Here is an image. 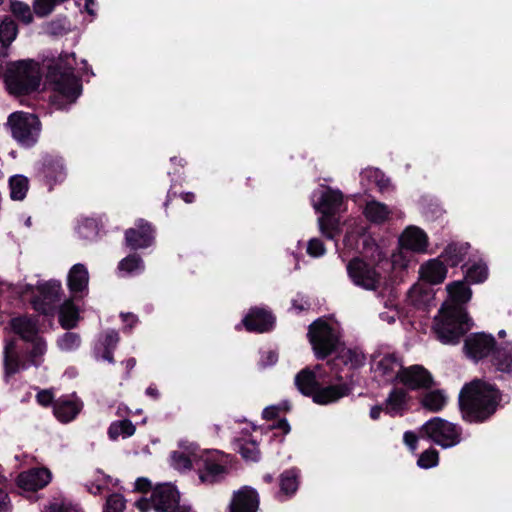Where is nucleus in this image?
<instances>
[{"instance_id": "obj_51", "label": "nucleus", "mask_w": 512, "mask_h": 512, "mask_svg": "<svg viewBox=\"0 0 512 512\" xmlns=\"http://www.w3.org/2000/svg\"><path fill=\"white\" fill-rule=\"evenodd\" d=\"M11 11L15 16H17L20 20H22L26 24L31 23L33 20V16H32L30 7L23 2L13 1L11 3Z\"/></svg>"}, {"instance_id": "obj_46", "label": "nucleus", "mask_w": 512, "mask_h": 512, "mask_svg": "<svg viewBox=\"0 0 512 512\" xmlns=\"http://www.w3.org/2000/svg\"><path fill=\"white\" fill-rule=\"evenodd\" d=\"M42 512H82L78 505L65 498H55Z\"/></svg>"}, {"instance_id": "obj_56", "label": "nucleus", "mask_w": 512, "mask_h": 512, "mask_svg": "<svg viewBox=\"0 0 512 512\" xmlns=\"http://www.w3.org/2000/svg\"><path fill=\"white\" fill-rule=\"evenodd\" d=\"M278 360V354L274 350H263L261 351V357L259 364L262 367H268L274 365Z\"/></svg>"}, {"instance_id": "obj_41", "label": "nucleus", "mask_w": 512, "mask_h": 512, "mask_svg": "<svg viewBox=\"0 0 512 512\" xmlns=\"http://www.w3.org/2000/svg\"><path fill=\"white\" fill-rule=\"evenodd\" d=\"M144 269V262L137 254L128 255L118 264V271L122 275H138L142 273Z\"/></svg>"}, {"instance_id": "obj_54", "label": "nucleus", "mask_w": 512, "mask_h": 512, "mask_svg": "<svg viewBox=\"0 0 512 512\" xmlns=\"http://www.w3.org/2000/svg\"><path fill=\"white\" fill-rule=\"evenodd\" d=\"M306 251L309 256L319 258L326 253V248L320 239L312 238L307 243Z\"/></svg>"}, {"instance_id": "obj_8", "label": "nucleus", "mask_w": 512, "mask_h": 512, "mask_svg": "<svg viewBox=\"0 0 512 512\" xmlns=\"http://www.w3.org/2000/svg\"><path fill=\"white\" fill-rule=\"evenodd\" d=\"M311 202L314 209L321 213L318 218L321 233L328 239H334L340 233V224L335 215L344 210L342 193L320 186L313 191Z\"/></svg>"}, {"instance_id": "obj_44", "label": "nucleus", "mask_w": 512, "mask_h": 512, "mask_svg": "<svg viewBox=\"0 0 512 512\" xmlns=\"http://www.w3.org/2000/svg\"><path fill=\"white\" fill-rule=\"evenodd\" d=\"M488 268L487 265L482 262H474L469 265L465 272V278L471 283H482L487 279Z\"/></svg>"}, {"instance_id": "obj_50", "label": "nucleus", "mask_w": 512, "mask_h": 512, "mask_svg": "<svg viewBox=\"0 0 512 512\" xmlns=\"http://www.w3.org/2000/svg\"><path fill=\"white\" fill-rule=\"evenodd\" d=\"M385 311L379 313V317L383 322L388 324H392L396 321V319L401 318V312L394 302V300L389 299L384 303Z\"/></svg>"}, {"instance_id": "obj_52", "label": "nucleus", "mask_w": 512, "mask_h": 512, "mask_svg": "<svg viewBox=\"0 0 512 512\" xmlns=\"http://www.w3.org/2000/svg\"><path fill=\"white\" fill-rule=\"evenodd\" d=\"M439 455L434 449H428L421 453L417 460V464L420 468L429 469L438 465Z\"/></svg>"}, {"instance_id": "obj_4", "label": "nucleus", "mask_w": 512, "mask_h": 512, "mask_svg": "<svg viewBox=\"0 0 512 512\" xmlns=\"http://www.w3.org/2000/svg\"><path fill=\"white\" fill-rule=\"evenodd\" d=\"M74 53H63L48 65L47 80L53 95L52 104L58 109H67L74 104L82 93V84L79 77L93 75L88 73L87 62L81 61L82 67H75Z\"/></svg>"}, {"instance_id": "obj_6", "label": "nucleus", "mask_w": 512, "mask_h": 512, "mask_svg": "<svg viewBox=\"0 0 512 512\" xmlns=\"http://www.w3.org/2000/svg\"><path fill=\"white\" fill-rule=\"evenodd\" d=\"M60 291L61 282L57 280L37 281L36 284L20 283L17 286L0 282V297L6 293H15L24 301H29L36 311L44 315L54 313Z\"/></svg>"}, {"instance_id": "obj_2", "label": "nucleus", "mask_w": 512, "mask_h": 512, "mask_svg": "<svg viewBox=\"0 0 512 512\" xmlns=\"http://www.w3.org/2000/svg\"><path fill=\"white\" fill-rule=\"evenodd\" d=\"M446 291L448 296L434 318L433 330L441 343L457 344L473 326L463 307L471 299L472 291L463 280L449 283Z\"/></svg>"}, {"instance_id": "obj_5", "label": "nucleus", "mask_w": 512, "mask_h": 512, "mask_svg": "<svg viewBox=\"0 0 512 512\" xmlns=\"http://www.w3.org/2000/svg\"><path fill=\"white\" fill-rule=\"evenodd\" d=\"M501 395L494 385L474 380L466 384L459 396L463 417L469 422H484L495 413Z\"/></svg>"}, {"instance_id": "obj_35", "label": "nucleus", "mask_w": 512, "mask_h": 512, "mask_svg": "<svg viewBox=\"0 0 512 512\" xmlns=\"http://www.w3.org/2000/svg\"><path fill=\"white\" fill-rule=\"evenodd\" d=\"M79 308L73 300H66L59 309V323L64 329H72L79 321Z\"/></svg>"}, {"instance_id": "obj_61", "label": "nucleus", "mask_w": 512, "mask_h": 512, "mask_svg": "<svg viewBox=\"0 0 512 512\" xmlns=\"http://www.w3.org/2000/svg\"><path fill=\"white\" fill-rule=\"evenodd\" d=\"M121 317L126 327H128L129 329H131L137 323V317L134 314H121Z\"/></svg>"}, {"instance_id": "obj_47", "label": "nucleus", "mask_w": 512, "mask_h": 512, "mask_svg": "<svg viewBox=\"0 0 512 512\" xmlns=\"http://www.w3.org/2000/svg\"><path fill=\"white\" fill-rule=\"evenodd\" d=\"M81 338L77 333L66 332L57 340L58 348L63 352H72L79 348Z\"/></svg>"}, {"instance_id": "obj_45", "label": "nucleus", "mask_w": 512, "mask_h": 512, "mask_svg": "<svg viewBox=\"0 0 512 512\" xmlns=\"http://www.w3.org/2000/svg\"><path fill=\"white\" fill-rule=\"evenodd\" d=\"M238 451L241 456L248 461H257L259 459V448L255 440H239Z\"/></svg>"}, {"instance_id": "obj_42", "label": "nucleus", "mask_w": 512, "mask_h": 512, "mask_svg": "<svg viewBox=\"0 0 512 512\" xmlns=\"http://www.w3.org/2000/svg\"><path fill=\"white\" fill-rule=\"evenodd\" d=\"M135 431L136 428L130 420H118L110 424L108 436L111 440H117L119 437L125 439L132 436Z\"/></svg>"}, {"instance_id": "obj_1", "label": "nucleus", "mask_w": 512, "mask_h": 512, "mask_svg": "<svg viewBox=\"0 0 512 512\" xmlns=\"http://www.w3.org/2000/svg\"><path fill=\"white\" fill-rule=\"evenodd\" d=\"M12 331L19 335L18 340L7 341L4 347L6 379L30 366H39L43 361L47 346L38 334V322L31 316H19L10 321Z\"/></svg>"}, {"instance_id": "obj_15", "label": "nucleus", "mask_w": 512, "mask_h": 512, "mask_svg": "<svg viewBox=\"0 0 512 512\" xmlns=\"http://www.w3.org/2000/svg\"><path fill=\"white\" fill-rule=\"evenodd\" d=\"M205 455L204 450L194 442L181 440L178 450L172 452L170 461L172 467L178 471H187L191 468L200 469L201 459Z\"/></svg>"}, {"instance_id": "obj_53", "label": "nucleus", "mask_w": 512, "mask_h": 512, "mask_svg": "<svg viewBox=\"0 0 512 512\" xmlns=\"http://www.w3.org/2000/svg\"><path fill=\"white\" fill-rule=\"evenodd\" d=\"M125 499L121 494H111L104 506L103 512H123L125 509Z\"/></svg>"}, {"instance_id": "obj_9", "label": "nucleus", "mask_w": 512, "mask_h": 512, "mask_svg": "<svg viewBox=\"0 0 512 512\" xmlns=\"http://www.w3.org/2000/svg\"><path fill=\"white\" fill-rule=\"evenodd\" d=\"M4 78L9 92L21 95L35 91L39 87L41 73L36 62L20 60L8 65Z\"/></svg>"}, {"instance_id": "obj_21", "label": "nucleus", "mask_w": 512, "mask_h": 512, "mask_svg": "<svg viewBox=\"0 0 512 512\" xmlns=\"http://www.w3.org/2000/svg\"><path fill=\"white\" fill-rule=\"evenodd\" d=\"M41 174L45 183L52 188L62 183L67 176V169L62 157L47 155L42 160Z\"/></svg>"}, {"instance_id": "obj_22", "label": "nucleus", "mask_w": 512, "mask_h": 512, "mask_svg": "<svg viewBox=\"0 0 512 512\" xmlns=\"http://www.w3.org/2000/svg\"><path fill=\"white\" fill-rule=\"evenodd\" d=\"M179 501V492L170 483L158 485L151 495V505L157 512H168Z\"/></svg>"}, {"instance_id": "obj_16", "label": "nucleus", "mask_w": 512, "mask_h": 512, "mask_svg": "<svg viewBox=\"0 0 512 512\" xmlns=\"http://www.w3.org/2000/svg\"><path fill=\"white\" fill-rule=\"evenodd\" d=\"M205 457L201 459L199 470V480L204 484H213L221 479L227 473V468L218 459L219 453L216 450H204Z\"/></svg>"}, {"instance_id": "obj_40", "label": "nucleus", "mask_w": 512, "mask_h": 512, "mask_svg": "<svg viewBox=\"0 0 512 512\" xmlns=\"http://www.w3.org/2000/svg\"><path fill=\"white\" fill-rule=\"evenodd\" d=\"M73 30V25L66 17H57L44 23L43 31L52 37H61Z\"/></svg>"}, {"instance_id": "obj_7", "label": "nucleus", "mask_w": 512, "mask_h": 512, "mask_svg": "<svg viewBox=\"0 0 512 512\" xmlns=\"http://www.w3.org/2000/svg\"><path fill=\"white\" fill-rule=\"evenodd\" d=\"M320 367L314 369L305 368L295 377V385L298 390L312 398L313 402L319 405H328L337 402L350 393L347 384L341 383L330 386H323Z\"/></svg>"}, {"instance_id": "obj_3", "label": "nucleus", "mask_w": 512, "mask_h": 512, "mask_svg": "<svg viewBox=\"0 0 512 512\" xmlns=\"http://www.w3.org/2000/svg\"><path fill=\"white\" fill-rule=\"evenodd\" d=\"M363 228L347 232L344 246L350 250H359L369 262L361 258L350 260L346 266L347 274L352 283L365 290H375L380 284V273L377 270L385 255L374 240L362 233Z\"/></svg>"}, {"instance_id": "obj_58", "label": "nucleus", "mask_w": 512, "mask_h": 512, "mask_svg": "<svg viewBox=\"0 0 512 512\" xmlns=\"http://www.w3.org/2000/svg\"><path fill=\"white\" fill-rule=\"evenodd\" d=\"M37 401L42 406H48L53 401V394L50 390H42L37 393Z\"/></svg>"}, {"instance_id": "obj_63", "label": "nucleus", "mask_w": 512, "mask_h": 512, "mask_svg": "<svg viewBox=\"0 0 512 512\" xmlns=\"http://www.w3.org/2000/svg\"><path fill=\"white\" fill-rule=\"evenodd\" d=\"M95 7H96V0H86V2H85V10L91 16H95L96 15Z\"/></svg>"}, {"instance_id": "obj_59", "label": "nucleus", "mask_w": 512, "mask_h": 512, "mask_svg": "<svg viewBox=\"0 0 512 512\" xmlns=\"http://www.w3.org/2000/svg\"><path fill=\"white\" fill-rule=\"evenodd\" d=\"M404 443L408 446L411 451H415L417 448V435L412 431H407L403 435Z\"/></svg>"}, {"instance_id": "obj_18", "label": "nucleus", "mask_w": 512, "mask_h": 512, "mask_svg": "<svg viewBox=\"0 0 512 512\" xmlns=\"http://www.w3.org/2000/svg\"><path fill=\"white\" fill-rule=\"evenodd\" d=\"M51 480V471L48 468L40 467L21 472L16 483L22 492H35L46 487Z\"/></svg>"}, {"instance_id": "obj_57", "label": "nucleus", "mask_w": 512, "mask_h": 512, "mask_svg": "<svg viewBox=\"0 0 512 512\" xmlns=\"http://www.w3.org/2000/svg\"><path fill=\"white\" fill-rule=\"evenodd\" d=\"M308 307L309 303L303 295H297V297L292 300V308L297 313L305 310Z\"/></svg>"}, {"instance_id": "obj_64", "label": "nucleus", "mask_w": 512, "mask_h": 512, "mask_svg": "<svg viewBox=\"0 0 512 512\" xmlns=\"http://www.w3.org/2000/svg\"><path fill=\"white\" fill-rule=\"evenodd\" d=\"M169 512H192L191 508L186 505H179L178 503L169 510Z\"/></svg>"}, {"instance_id": "obj_27", "label": "nucleus", "mask_w": 512, "mask_h": 512, "mask_svg": "<svg viewBox=\"0 0 512 512\" xmlns=\"http://www.w3.org/2000/svg\"><path fill=\"white\" fill-rule=\"evenodd\" d=\"M434 300V291L426 283L414 284L407 293V303L416 309H427Z\"/></svg>"}, {"instance_id": "obj_33", "label": "nucleus", "mask_w": 512, "mask_h": 512, "mask_svg": "<svg viewBox=\"0 0 512 512\" xmlns=\"http://www.w3.org/2000/svg\"><path fill=\"white\" fill-rule=\"evenodd\" d=\"M393 210L386 204L371 200L368 201L363 209V214L368 221L375 224H381L389 220Z\"/></svg>"}, {"instance_id": "obj_13", "label": "nucleus", "mask_w": 512, "mask_h": 512, "mask_svg": "<svg viewBox=\"0 0 512 512\" xmlns=\"http://www.w3.org/2000/svg\"><path fill=\"white\" fill-rule=\"evenodd\" d=\"M422 436L447 449L461 442V427L440 417H434L421 427Z\"/></svg>"}, {"instance_id": "obj_36", "label": "nucleus", "mask_w": 512, "mask_h": 512, "mask_svg": "<svg viewBox=\"0 0 512 512\" xmlns=\"http://www.w3.org/2000/svg\"><path fill=\"white\" fill-rule=\"evenodd\" d=\"M448 402V396L443 390H432L425 393L421 398V405L424 409L436 413L441 411Z\"/></svg>"}, {"instance_id": "obj_28", "label": "nucleus", "mask_w": 512, "mask_h": 512, "mask_svg": "<svg viewBox=\"0 0 512 512\" xmlns=\"http://www.w3.org/2000/svg\"><path fill=\"white\" fill-rule=\"evenodd\" d=\"M422 280L429 284H439L444 281L447 275V268L443 261L438 258L429 259L419 268Z\"/></svg>"}, {"instance_id": "obj_49", "label": "nucleus", "mask_w": 512, "mask_h": 512, "mask_svg": "<svg viewBox=\"0 0 512 512\" xmlns=\"http://www.w3.org/2000/svg\"><path fill=\"white\" fill-rule=\"evenodd\" d=\"M364 177L366 178H377L378 180L375 182V186L382 193L388 192L391 190V182L388 177H386L379 169L377 168H366L364 169Z\"/></svg>"}, {"instance_id": "obj_26", "label": "nucleus", "mask_w": 512, "mask_h": 512, "mask_svg": "<svg viewBox=\"0 0 512 512\" xmlns=\"http://www.w3.org/2000/svg\"><path fill=\"white\" fill-rule=\"evenodd\" d=\"M289 409L290 406L287 401L270 405L264 408L262 412L263 419L267 421H274L273 423L267 425V429L277 430L282 436L287 435L290 432L291 427L285 418L279 417L281 414L287 412Z\"/></svg>"}, {"instance_id": "obj_29", "label": "nucleus", "mask_w": 512, "mask_h": 512, "mask_svg": "<svg viewBox=\"0 0 512 512\" xmlns=\"http://www.w3.org/2000/svg\"><path fill=\"white\" fill-rule=\"evenodd\" d=\"M67 281L69 290L75 297L78 294L86 293L89 283V273L86 266L81 263L73 265L69 270Z\"/></svg>"}, {"instance_id": "obj_24", "label": "nucleus", "mask_w": 512, "mask_h": 512, "mask_svg": "<svg viewBox=\"0 0 512 512\" xmlns=\"http://www.w3.org/2000/svg\"><path fill=\"white\" fill-rule=\"evenodd\" d=\"M258 506V492L250 486H244L234 492L229 512H257Z\"/></svg>"}, {"instance_id": "obj_10", "label": "nucleus", "mask_w": 512, "mask_h": 512, "mask_svg": "<svg viewBox=\"0 0 512 512\" xmlns=\"http://www.w3.org/2000/svg\"><path fill=\"white\" fill-rule=\"evenodd\" d=\"M398 243V250L392 254V263L394 266L406 268L411 260L409 252L415 254L427 253L429 237L424 230L411 225L400 234Z\"/></svg>"}, {"instance_id": "obj_37", "label": "nucleus", "mask_w": 512, "mask_h": 512, "mask_svg": "<svg viewBox=\"0 0 512 512\" xmlns=\"http://www.w3.org/2000/svg\"><path fill=\"white\" fill-rule=\"evenodd\" d=\"M298 489V472L294 469L283 472L280 476V492L277 497L285 501Z\"/></svg>"}, {"instance_id": "obj_19", "label": "nucleus", "mask_w": 512, "mask_h": 512, "mask_svg": "<svg viewBox=\"0 0 512 512\" xmlns=\"http://www.w3.org/2000/svg\"><path fill=\"white\" fill-rule=\"evenodd\" d=\"M495 339L486 333H474L469 335L464 343V351L470 359L478 361L488 355H492L495 349Z\"/></svg>"}, {"instance_id": "obj_32", "label": "nucleus", "mask_w": 512, "mask_h": 512, "mask_svg": "<svg viewBox=\"0 0 512 512\" xmlns=\"http://www.w3.org/2000/svg\"><path fill=\"white\" fill-rule=\"evenodd\" d=\"M410 400L404 388H393L385 400V411L391 416H402L408 410Z\"/></svg>"}, {"instance_id": "obj_31", "label": "nucleus", "mask_w": 512, "mask_h": 512, "mask_svg": "<svg viewBox=\"0 0 512 512\" xmlns=\"http://www.w3.org/2000/svg\"><path fill=\"white\" fill-rule=\"evenodd\" d=\"M491 359L497 371L512 374V340L496 345Z\"/></svg>"}, {"instance_id": "obj_30", "label": "nucleus", "mask_w": 512, "mask_h": 512, "mask_svg": "<svg viewBox=\"0 0 512 512\" xmlns=\"http://www.w3.org/2000/svg\"><path fill=\"white\" fill-rule=\"evenodd\" d=\"M119 342L118 332L109 330L98 340L94 348L96 360L107 361L111 364L114 363L113 351Z\"/></svg>"}, {"instance_id": "obj_23", "label": "nucleus", "mask_w": 512, "mask_h": 512, "mask_svg": "<svg viewBox=\"0 0 512 512\" xmlns=\"http://www.w3.org/2000/svg\"><path fill=\"white\" fill-rule=\"evenodd\" d=\"M399 381L410 389H425L433 384L431 374L421 365L403 368Z\"/></svg>"}, {"instance_id": "obj_48", "label": "nucleus", "mask_w": 512, "mask_h": 512, "mask_svg": "<svg viewBox=\"0 0 512 512\" xmlns=\"http://www.w3.org/2000/svg\"><path fill=\"white\" fill-rule=\"evenodd\" d=\"M98 232L97 221L93 218H83L77 225V233L83 239H93Z\"/></svg>"}, {"instance_id": "obj_60", "label": "nucleus", "mask_w": 512, "mask_h": 512, "mask_svg": "<svg viewBox=\"0 0 512 512\" xmlns=\"http://www.w3.org/2000/svg\"><path fill=\"white\" fill-rule=\"evenodd\" d=\"M134 488L140 492H147L151 488V481L147 478L140 477L135 481Z\"/></svg>"}, {"instance_id": "obj_34", "label": "nucleus", "mask_w": 512, "mask_h": 512, "mask_svg": "<svg viewBox=\"0 0 512 512\" xmlns=\"http://www.w3.org/2000/svg\"><path fill=\"white\" fill-rule=\"evenodd\" d=\"M365 363V355L360 349L342 347L335 359V365L343 364L351 369L359 368Z\"/></svg>"}, {"instance_id": "obj_25", "label": "nucleus", "mask_w": 512, "mask_h": 512, "mask_svg": "<svg viewBox=\"0 0 512 512\" xmlns=\"http://www.w3.org/2000/svg\"><path fill=\"white\" fill-rule=\"evenodd\" d=\"M82 406V402L75 394L62 396L54 402L53 412L60 422L68 423L76 418Z\"/></svg>"}, {"instance_id": "obj_12", "label": "nucleus", "mask_w": 512, "mask_h": 512, "mask_svg": "<svg viewBox=\"0 0 512 512\" xmlns=\"http://www.w3.org/2000/svg\"><path fill=\"white\" fill-rule=\"evenodd\" d=\"M7 124L12 137L23 147L34 146L40 136L41 123L34 114L17 111L9 115Z\"/></svg>"}, {"instance_id": "obj_14", "label": "nucleus", "mask_w": 512, "mask_h": 512, "mask_svg": "<svg viewBox=\"0 0 512 512\" xmlns=\"http://www.w3.org/2000/svg\"><path fill=\"white\" fill-rule=\"evenodd\" d=\"M371 371L374 377L383 382L399 380L403 363L396 353L377 351L371 358Z\"/></svg>"}, {"instance_id": "obj_38", "label": "nucleus", "mask_w": 512, "mask_h": 512, "mask_svg": "<svg viewBox=\"0 0 512 512\" xmlns=\"http://www.w3.org/2000/svg\"><path fill=\"white\" fill-rule=\"evenodd\" d=\"M29 179L25 175L16 174L9 178V196L13 201H23L29 190Z\"/></svg>"}, {"instance_id": "obj_62", "label": "nucleus", "mask_w": 512, "mask_h": 512, "mask_svg": "<svg viewBox=\"0 0 512 512\" xmlns=\"http://www.w3.org/2000/svg\"><path fill=\"white\" fill-rule=\"evenodd\" d=\"M378 180L377 178H366L364 177V170L360 174V182L364 187H371L372 185H375V182Z\"/></svg>"}, {"instance_id": "obj_11", "label": "nucleus", "mask_w": 512, "mask_h": 512, "mask_svg": "<svg viewBox=\"0 0 512 512\" xmlns=\"http://www.w3.org/2000/svg\"><path fill=\"white\" fill-rule=\"evenodd\" d=\"M308 337L317 358H325L339 345L337 325L324 319H318L309 326Z\"/></svg>"}, {"instance_id": "obj_17", "label": "nucleus", "mask_w": 512, "mask_h": 512, "mask_svg": "<svg viewBox=\"0 0 512 512\" xmlns=\"http://www.w3.org/2000/svg\"><path fill=\"white\" fill-rule=\"evenodd\" d=\"M154 240V229L143 219L137 220L135 226L125 232V243L132 250L148 248L153 245Z\"/></svg>"}, {"instance_id": "obj_55", "label": "nucleus", "mask_w": 512, "mask_h": 512, "mask_svg": "<svg viewBox=\"0 0 512 512\" xmlns=\"http://www.w3.org/2000/svg\"><path fill=\"white\" fill-rule=\"evenodd\" d=\"M111 481V478L109 476L102 475L101 478H98L96 482H91L90 484H87V490L89 493L93 495H100L106 490V485L103 482Z\"/></svg>"}, {"instance_id": "obj_20", "label": "nucleus", "mask_w": 512, "mask_h": 512, "mask_svg": "<svg viewBox=\"0 0 512 512\" xmlns=\"http://www.w3.org/2000/svg\"><path fill=\"white\" fill-rule=\"evenodd\" d=\"M273 315L264 308H251L248 314L243 318L241 323L236 325V329H241L242 326L249 332L263 333L269 331L274 325Z\"/></svg>"}, {"instance_id": "obj_39", "label": "nucleus", "mask_w": 512, "mask_h": 512, "mask_svg": "<svg viewBox=\"0 0 512 512\" xmlns=\"http://www.w3.org/2000/svg\"><path fill=\"white\" fill-rule=\"evenodd\" d=\"M469 245L465 244H449L440 255L443 263L446 262L450 266H457L461 263L467 254Z\"/></svg>"}, {"instance_id": "obj_43", "label": "nucleus", "mask_w": 512, "mask_h": 512, "mask_svg": "<svg viewBox=\"0 0 512 512\" xmlns=\"http://www.w3.org/2000/svg\"><path fill=\"white\" fill-rule=\"evenodd\" d=\"M17 34V25L10 17L0 18V42L2 46H9L15 40Z\"/></svg>"}]
</instances>
